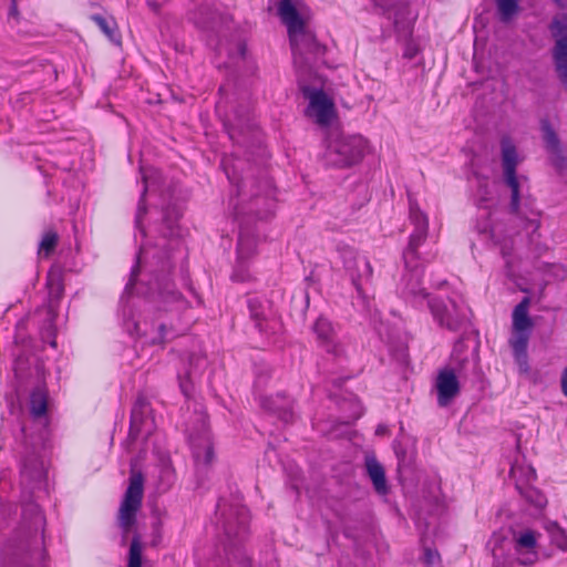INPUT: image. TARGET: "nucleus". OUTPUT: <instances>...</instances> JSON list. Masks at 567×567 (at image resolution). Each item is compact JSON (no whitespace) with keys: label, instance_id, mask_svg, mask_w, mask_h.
<instances>
[{"label":"nucleus","instance_id":"obj_22","mask_svg":"<svg viewBox=\"0 0 567 567\" xmlns=\"http://www.w3.org/2000/svg\"><path fill=\"white\" fill-rule=\"evenodd\" d=\"M491 237L495 240L497 245L501 246V251L504 257L509 255L511 249L513 248V239L509 237H505L504 239H501L502 234V226L501 225H494L489 229Z\"/></svg>","mask_w":567,"mask_h":567},{"label":"nucleus","instance_id":"obj_19","mask_svg":"<svg viewBox=\"0 0 567 567\" xmlns=\"http://www.w3.org/2000/svg\"><path fill=\"white\" fill-rule=\"evenodd\" d=\"M58 244V234L51 229L44 231L39 245L38 254L41 258H48Z\"/></svg>","mask_w":567,"mask_h":567},{"label":"nucleus","instance_id":"obj_13","mask_svg":"<svg viewBox=\"0 0 567 567\" xmlns=\"http://www.w3.org/2000/svg\"><path fill=\"white\" fill-rule=\"evenodd\" d=\"M256 255V239L250 236L240 235L237 247V264L233 272V280L247 281L250 279L248 261Z\"/></svg>","mask_w":567,"mask_h":567},{"label":"nucleus","instance_id":"obj_25","mask_svg":"<svg viewBox=\"0 0 567 567\" xmlns=\"http://www.w3.org/2000/svg\"><path fill=\"white\" fill-rule=\"evenodd\" d=\"M127 567H142V544L138 537H134L131 543Z\"/></svg>","mask_w":567,"mask_h":567},{"label":"nucleus","instance_id":"obj_15","mask_svg":"<svg viewBox=\"0 0 567 567\" xmlns=\"http://www.w3.org/2000/svg\"><path fill=\"white\" fill-rule=\"evenodd\" d=\"M365 467L375 491L381 495H385L388 493V485L382 465L377 461L375 457L368 456L365 458Z\"/></svg>","mask_w":567,"mask_h":567},{"label":"nucleus","instance_id":"obj_11","mask_svg":"<svg viewBox=\"0 0 567 567\" xmlns=\"http://www.w3.org/2000/svg\"><path fill=\"white\" fill-rule=\"evenodd\" d=\"M155 430V421L147 402L138 400L131 414L130 436L134 440L147 439Z\"/></svg>","mask_w":567,"mask_h":567},{"label":"nucleus","instance_id":"obj_27","mask_svg":"<svg viewBox=\"0 0 567 567\" xmlns=\"http://www.w3.org/2000/svg\"><path fill=\"white\" fill-rule=\"evenodd\" d=\"M190 365L193 369V371L190 373L197 374L205 368L206 359L204 357H196L190 360Z\"/></svg>","mask_w":567,"mask_h":567},{"label":"nucleus","instance_id":"obj_16","mask_svg":"<svg viewBox=\"0 0 567 567\" xmlns=\"http://www.w3.org/2000/svg\"><path fill=\"white\" fill-rule=\"evenodd\" d=\"M200 442H196L195 439L190 437V444L196 462L208 464L213 460V449L208 435H204L199 439Z\"/></svg>","mask_w":567,"mask_h":567},{"label":"nucleus","instance_id":"obj_4","mask_svg":"<svg viewBox=\"0 0 567 567\" xmlns=\"http://www.w3.org/2000/svg\"><path fill=\"white\" fill-rule=\"evenodd\" d=\"M530 300L524 298L513 310L512 315V336L509 346L519 369L524 372L528 369L527 346L534 327L533 320L528 315Z\"/></svg>","mask_w":567,"mask_h":567},{"label":"nucleus","instance_id":"obj_30","mask_svg":"<svg viewBox=\"0 0 567 567\" xmlns=\"http://www.w3.org/2000/svg\"><path fill=\"white\" fill-rule=\"evenodd\" d=\"M145 213V208L143 203L141 202L138 205L137 214H136V225L140 228L141 233L144 235V230L142 228V215Z\"/></svg>","mask_w":567,"mask_h":567},{"label":"nucleus","instance_id":"obj_3","mask_svg":"<svg viewBox=\"0 0 567 567\" xmlns=\"http://www.w3.org/2000/svg\"><path fill=\"white\" fill-rule=\"evenodd\" d=\"M410 219L414 226V230L410 236L408 248L403 255L406 267L411 269V272L404 277V280L406 281L405 289L406 292L412 296H421L425 298L426 295L420 287V274L416 269H414L413 262L416 257L417 248L425 241L427 237L429 220L426 215L414 205L410 206Z\"/></svg>","mask_w":567,"mask_h":567},{"label":"nucleus","instance_id":"obj_32","mask_svg":"<svg viewBox=\"0 0 567 567\" xmlns=\"http://www.w3.org/2000/svg\"><path fill=\"white\" fill-rule=\"evenodd\" d=\"M437 559V554L431 549L425 550V560L427 564H434Z\"/></svg>","mask_w":567,"mask_h":567},{"label":"nucleus","instance_id":"obj_31","mask_svg":"<svg viewBox=\"0 0 567 567\" xmlns=\"http://www.w3.org/2000/svg\"><path fill=\"white\" fill-rule=\"evenodd\" d=\"M179 386L185 395H189L192 385L187 380L182 379V377H179Z\"/></svg>","mask_w":567,"mask_h":567},{"label":"nucleus","instance_id":"obj_38","mask_svg":"<svg viewBox=\"0 0 567 567\" xmlns=\"http://www.w3.org/2000/svg\"><path fill=\"white\" fill-rule=\"evenodd\" d=\"M136 330H137V332H138V333H140V332H142V329H141L140 323H137V324H136ZM143 333H145V334H146V333H147V331H146V330H143Z\"/></svg>","mask_w":567,"mask_h":567},{"label":"nucleus","instance_id":"obj_37","mask_svg":"<svg viewBox=\"0 0 567 567\" xmlns=\"http://www.w3.org/2000/svg\"><path fill=\"white\" fill-rule=\"evenodd\" d=\"M35 523L37 524H41L42 523V515L40 513H37Z\"/></svg>","mask_w":567,"mask_h":567},{"label":"nucleus","instance_id":"obj_39","mask_svg":"<svg viewBox=\"0 0 567 567\" xmlns=\"http://www.w3.org/2000/svg\"><path fill=\"white\" fill-rule=\"evenodd\" d=\"M532 227H533L534 230H536L539 227V223L538 221L537 223H533Z\"/></svg>","mask_w":567,"mask_h":567},{"label":"nucleus","instance_id":"obj_5","mask_svg":"<svg viewBox=\"0 0 567 567\" xmlns=\"http://www.w3.org/2000/svg\"><path fill=\"white\" fill-rule=\"evenodd\" d=\"M300 89L308 101L305 110L307 118L321 127L330 126L338 117L333 100L322 89L310 86L301 79Z\"/></svg>","mask_w":567,"mask_h":567},{"label":"nucleus","instance_id":"obj_24","mask_svg":"<svg viewBox=\"0 0 567 567\" xmlns=\"http://www.w3.org/2000/svg\"><path fill=\"white\" fill-rule=\"evenodd\" d=\"M503 21H508L517 12V0H495Z\"/></svg>","mask_w":567,"mask_h":567},{"label":"nucleus","instance_id":"obj_10","mask_svg":"<svg viewBox=\"0 0 567 567\" xmlns=\"http://www.w3.org/2000/svg\"><path fill=\"white\" fill-rule=\"evenodd\" d=\"M502 146V162L504 168V176L507 185L512 189V205L516 209L518 206V187L519 183L515 174L516 166L519 162L517 151L509 137H504L501 142Z\"/></svg>","mask_w":567,"mask_h":567},{"label":"nucleus","instance_id":"obj_17","mask_svg":"<svg viewBox=\"0 0 567 567\" xmlns=\"http://www.w3.org/2000/svg\"><path fill=\"white\" fill-rule=\"evenodd\" d=\"M101 29V31L115 44H121V37L117 32L116 23L101 16L94 14L91 18Z\"/></svg>","mask_w":567,"mask_h":567},{"label":"nucleus","instance_id":"obj_8","mask_svg":"<svg viewBox=\"0 0 567 567\" xmlns=\"http://www.w3.org/2000/svg\"><path fill=\"white\" fill-rule=\"evenodd\" d=\"M462 367L447 365L442 368L434 381L437 404L445 408L460 394Z\"/></svg>","mask_w":567,"mask_h":567},{"label":"nucleus","instance_id":"obj_18","mask_svg":"<svg viewBox=\"0 0 567 567\" xmlns=\"http://www.w3.org/2000/svg\"><path fill=\"white\" fill-rule=\"evenodd\" d=\"M313 331L322 343L328 346L332 341L333 328L328 319L323 317L318 318L315 322Z\"/></svg>","mask_w":567,"mask_h":567},{"label":"nucleus","instance_id":"obj_6","mask_svg":"<svg viewBox=\"0 0 567 567\" xmlns=\"http://www.w3.org/2000/svg\"><path fill=\"white\" fill-rule=\"evenodd\" d=\"M429 307L439 326L451 331L458 330L467 319L468 309L461 297L432 299Z\"/></svg>","mask_w":567,"mask_h":567},{"label":"nucleus","instance_id":"obj_2","mask_svg":"<svg viewBox=\"0 0 567 567\" xmlns=\"http://www.w3.org/2000/svg\"><path fill=\"white\" fill-rule=\"evenodd\" d=\"M368 151L369 143L362 135L330 132L323 141L321 159L327 166L348 168L359 164Z\"/></svg>","mask_w":567,"mask_h":567},{"label":"nucleus","instance_id":"obj_29","mask_svg":"<svg viewBox=\"0 0 567 567\" xmlns=\"http://www.w3.org/2000/svg\"><path fill=\"white\" fill-rule=\"evenodd\" d=\"M143 258H144V250H141V252H140V255H138V257H137V266H136V267H134V268H133V270H132L131 279H130V282H128L127 287H131V286H133V285H134L135 278H136V276H137V270H138V268H140V267H141V265H142V260H143Z\"/></svg>","mask_w":567,"mask_h":567},{"label":"nucleus","instance_id":"obj_1","mask_svg":"<svg viewBox=\"0 0 567 567\" xmlns=\"http://www.w3.org/2000/svg\"><path fill=\"white\" fill-rule=\"evenodd\" d=\"M278 14L288 29L293 62L301 68L310 55L319 51V44L313 34L306 29V23L310 19V9L301 0H281Z\"/></svg>","mask_w":567,"mask_h":567},{"label":"nucleus","instance_id":"obj_28","mask_svg":"<svg viewBox=\"0 0 567 567\" xmlns=\"http://www.w3.org/2000/svg\"><path fill=\"white\" fill-rule=\"evenodd\" d=\"M162 478L166 481V485L169 486L174 480V471L169 464L164 465L162 470Z\"/></svg>","mask_w":567,"mask_h":567},{"label":"nucleus","instance_id":"obj_21","mask_svg":"<svg viewBox=\"0 0 567 567\" xmlns=\"http://www.w3.org/2000/svg\"><path fill=\"white\" fill-rule=\"evenodd\" d=\"M31 412L35 416H42L47 411V393L43 389H37L31 394Z\"/></svg>","mask_w":567,"mask_h":567},{"label":"nucleus","instance_id":"obj_34","mask_svg":"<svg viewBox=\"0 0 567 567\" xmlns=\"http://www.w3.org/2000/svg\"><path fill=\"white\" fill-rule=\"evenodd\" d=\"M492 551H493V556L496 560V567H505L504 565H501V563L498 561L499 554H498V549L496 548V546L493 547Z\"/></svg>","mask_w":567,"mask_h":567},{"label":"nucleus","instance_id":"obj_36","mask_svg":"<svg viewBox=\"0 0 567 567\" xmlns=\"http://www.w3.org/2000/svg\"><path fill=\"white\" fill-rule=\"evenodd\" d=\"M18 1H14L12 0V4H11V9H10V13L12 16H17L18 14Z\"/></svg>","mask_w":567,"mask_h":567},{"label":"nucleus","instance_id":"obj_40","mask_svg":"<svg viewBox=\"0 0 567 567\" xmlns=\"http://www.w3.org/2000/svg\"><path fill=\"white\" fill-rule=\"evenodd\" d=\"M481 233H486L487 229L483 228V229H480Z\"/></svg>","mask_w":567,"mask_h":567},{"label":"nucleus","instance_id":"obj_12","mask_svg":"<svg viewBox=\"0 0 567 567\" xmlns=\"http://www.w3.org/2000/svg\"><path fill=\"white\" fill-rule=\"evenodd\" d=\"M553 35L556 38L554 58L560 80L567 85V24L559 19L550 25Z\"/></svg>","mask_w":567,"mask_h":567},{"label":"nucleus","instance_id":"obj_33","mask_svg":"<svg viewBox=\"0 0 567 567\" xmlns=\"http://www.w3.org/2000/svg\"><path fill=\"white\" fill-rule=\"evenodd\" d=\"M561 391L567 396V368L564 370L561 375Z\"/></svg>","mask_w":567,"mask_h":567},{"label":"nucleus","instance_id":"obj_9","mask_svg":"<svg viewBox=\"0 0 567 567\" xmlns=\"http://www.w3.org/2000/svg\"><path fill=\"white\" fill-rule=\"evenodd\" d=\"M511 476L515 481L517 489L537 507H543L546 504V498L538 491L530 487V484L536 480L535 470L528 464L515 463L511 468Z\"/></svg>","mask_w":567,"mask_h":567},{"label":"nucleus","instance_id":"obj_35","mask_svg":"<svg viewBox=\"0 0 567 567\" xmlns=\"http://www.w3.org/2000/svg\"><path fill=\"white\" fill-rule=\"evenodd\" d=\"M142 175H143V182H144V189H143V195H144L148 188V176L146 175V173L143 169H142Z\"/></svg>","mask_w":567,"mask_h":567},{"label":"nucleus","instance_id":"obj_20","mask_svg":"<svg viewBox=\"0 0 567 567\" xmlns=\"http://www.w3.org/2000/svg\"><path fill=\"white\" fill-rule=\"evenodd\" d=\"M158 299L165 306H174L172 308L174 310H181V309H184L186 307V301L183 300L181 295L175 292L174 290L169 289L168 286H166L163 291L158 292Z\"/></svg>","mask_w":567,"mask_h":567},{"label":"nucleus","instance_id":"obj_23","mask_svg":"<svg viewBox=\"0 0 567 567\" xmlns=\"http://www.w3.org/2000/svg\"><path fill=\"white\" fill-rule=\"evenodd\" d=\"M183 329H179V330L167 329L165 323L159 322L156 326V332L154 334H152L150 338L153 343H162V342H165L166 340L173 339Z\"/></svg>","mask_w":567,"mask_h":567},{"label":"nucleus","instance_id":"obj_14","mask_svg":"<svg viewBox=\"0 0 567 567\" xmlns=\"http://www.w3.org/2000/svg\"><path fill=\"white\" fill-rule=\"evenodd\" d=\"M514 548L517 561L520 565H532L537 561L538 554L536 550L537 534L530 529H525L514 536Z\"/></svg>","mask_w":567,"mask_h":567},{"label":"nucleus","instance_id":"obj_7","mask_svg":"<svg viewBox=\"0 0 567 567\" xmlns=\"http://www.w3.org/2000/svg\"><path fill=\"white\" fill-rule=\"evenodd\" d=\"M143 475L133 472L118 512L120 525L125 533H127L135 523V516L143 499Z\"/></svg>","mask_w":567,"mask_h":567},{"label":"nucleus","instance_id":"obj_26","mask_svg":"<svg viewBox=\"0 0 567 567\" xmlns=\"http://www.w3.org/2000/svg\"><path fill=\"white\" fill-rule=\"evenodd\" d=\"M543 138L546 143L548 151L555 153L558 151L559 141L555 131L550 127L547 122L542 124Z\"/></svg>","mask_w":567,"mask_h":567},{"label":"nucleus","instance_id":"obj_41","mask_svg":"<svg viewBox=\"0 0 567 567\" xmlns=\"http://www.w3.org/2000/svg\"><path fill=\"white\" fill-rule=\"evenodd\" d=\"M556 2H559L560 0H555Z\"/></svg>","mask_w":567,"mask_h":567}]
</instances>
